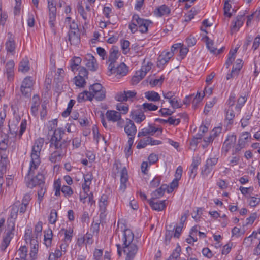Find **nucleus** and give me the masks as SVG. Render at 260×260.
Listing matches in <instances>:
<instances>
[{
  "label": "nucleus",
  "mask_w": 260,
  "mask_h": 260,
  "mask_svg": "<svg viewBox=\"0 0 260 260\" xmlns=\"http://www.w3.org/2000/svg\"><path fill=\"white\" fill-rule=\"evenodd\" d=\"M244 14L238 15L236 17V20L232 22V25L231 28L232 33L238 31L239 28L242 26L244 21Z\"/></svg>",
  "instance_id": "nucleus-18"
},
{
  "label": "nucleus",
  "mask_w": 260,
  "mask_h": 260,
  "mask_svg": "<svg viewBox=\"0 0 260 260\" xmlns=\"http://www.w3.org/2000/svg\"><path fill=\"white\" fill-rule=\"evenodd\" d=\"M57 213L56 210L52 209L51 210L50 215L49 217V222L51 224H55L57 221Z\"/></svg>",
  "instance_id": "nucleus-46"
},
{
  "label": "nucleus",
  "mask_w": 260,
  "mask_h": 260,
  "mask_svg": "<svg viewBox=\"0 0 260 260\" xmlns=\"http://www.w3.org/2000/svg\"><path fill=\"white\" fill-rule=\"evenodd\" d=\"M169 102L174 109L179 108L182 107V104L180 103L177 98L174 97Z\"/></svg>",
  "instance_id": "nucleus-53"
},
{
  "label": "nucleus",
  "mask_w": 260,
  "mask_h": 260,
  "mask_svg": "<svg viewBox=\"0 0 260 260\" xmlns=\"http://www.w3.org/2000/svg\"><path fill=\"white\" fill-rule=\"evenodd\" d=\"M218 161V158L216 157L210 158L206 160V165L207 166L211 167L213 169V167L214 166Z\"/></svg>",
  "instance_id": "nucleus-61"
},
{
  "label": "nucleus",
  "mask_w": 260,
  "mask_h": 260,
  "mask_svg": "<svg viewBox=\"0 0 260 260\" xmlns=\"http://www.w3.org/2000/svg\"><path fill=\"white\" fill-rule=\"evenodd\" d=\"M236 139V136L234 134L227 136L222 147L221 152L222 154L226 155L230 149L235 145Z\"/></svg>",
  "instance_id": "nucleus-8"
},
{
  "label": "nucleus",
  "mask_w": 260,
  "mask_h": 260,
  "mask_svg": "<svg viewBox=\"0 0 260 260\" xmlns=\"http://www.w3.org/2000/svg\"><path fill=\"white\" fill-rule=\"evenodd\" d=\"M212 170V168L206 165L204 167V169L202 170L201 174L204 177H206L211 173Z\"/></svg>",
  "instance_id": "nucleus-62"
},
{
  "label": "nucleus",
  "mask_w": 260,
  "mask_h": 260,
  "mask_svg": "<svg viewBox=\"0 0 260 260\" xmlns=\"http://www.w3.org/2000/svg\"><path fill=\"white\" fill-rule=\"evenodd\" d=\"M186 42L188 47H192L196 44L197 40L194 37L190 35L186 39Z\"/></svg>",
  "instance_id": "nucleus-64"
},
{
  "label": "nucleus",
  "mask_w": 260,
  "mask_h": 260,
  "mask_svg": "<svg viewBox=\"0 0 260 260\" xmlns=\"http://www.w3.org/2000/svg\"><path fill=\"white\" fill-rule=\"evenodd\" d=\"M170 13V9L166 5H162L157 8L156 15L159 17L169 14Z\"/></svg>",
  "instance_id": "nucleus-31"
},
{
  "label": "nucleus",
  "mask_w": 260,
  "mask_h": 260,
  "mask_svg": "<svg viewBox=\"0 0 260 260\" xmlns=\"http://www.w3.org/2000/svg\"><path fill=\"white\" fill-rule=\"evenodd\" d=\"M145 97L150 101H158L160 100L159 94L154 91H148L145 92Z\"/></svg>",
  "instance_id": "nucleus-29"
},
{
  "label": "nucleus",
  "mask_w": 260,
  "mask_h": 260,
  "mask_svg": "<svg viewBox=\"0 0 260 260\" xmlns=\"http://www.w3.org/2000/svg\"><path fill=\"white\" fill-rule=\"evenodd\" d=\"M78 76L87 78L88 71L84 67H81L79 68Z\"/></svg>",
  "instance_id": "nucleus-60"
},
{
  "label": "nucleus",
  "mask_w": 260,
  "mask_h": 260,
  "mask_svg": "<svg viewBox=\"0 0 260 260\" xmlns=\"http://www.w3.org/2000/svg\"><path fill=\"white\" fill-rule=\"evenodd\" d=\"M30 69L29 62L27 57H25L22 59L19 64L18 71L23 73H26Z\"/></svg>",
  "instance_id": "nucleus-21"
},
{
  "label": "nucleus",
  "mask_w": 260,
  "mask_h": 260,
  "mask_svg": "<svg viewBox=\"0 0 260 260\" xmlns=\"http://www.w3.org/2000/svg\"><path fill=\"white\" fill-rule=\"evenodd\" d=\"M85 59L87 61L86 66L91 71H95L98 68V64L94 57L91 54H87Z\"/></svg>",
  "instance_id": "nucleus-15"
},
{
  "label": "nucleus",
  "mask_w": 260,
  "mask_h": 260,
  "mask_svg": "<svg viewBox=\"0 0 260 260\" xmlns=\"http://www.w3.org/2000/svg\"><path fill=\"white\" fill-rule=\"evenodd\" d=\"M151 198L150 200H148L149 204L154 210L157 211H161L164 210L166 207V200L154 202Z\"/></svg>",
  "instance_id": "nucleus-13"
},
{
  "label": "nucleus",
  "mask_w": 260,
  "mask_h": 260,
  "mask_svg": "<svg viewBox=\"0 0 260 260\" xmlns=\"http://www.w3.org/2000/svg\"><path fill=\"white\" fill-rule=\"evenodd\" d=\"M102 90H105V88L100 83H95L90 86L89 90H90L92 93L100 91Z\"/></svg>",
  "instance_id": "nucleus-49"
},
{
  "label": "nucleus",
  "mask_w": 260,
  "mask_h": 260,
  "mask_svg": "<svg viewBox=\"0 0 260 260\" xmlns=\"http://www.w3.org/2000/svg\"><path fill=\"white\" fill-rule=\"evenodd\" d=\"M7 106L4 105L3 110L0 111V131H2L5 119L6 117V108Z\"/></svg>",
  "instance_id": "nucleus-41"
},
{
  "label": "nucleus",
  "mask_w": 260,
  "mask_h": 260,
  "mask_svg": "<svg viewBox=\"0 0 260 260\" xmlns=\"http://www.w3.org/2000/svg\"><path fill=\"white\" fill-rule=\"evenodd\" d=\"M161 128H156L151 124H149L148 126L143 128L141 131L139 132L138 137L146 136L147 135H154L156 132H159V134L162 133ZM158 135L159 134H157Z\"/></svg>",
  "instance_id": "nucleus-9"
},
{
  "label": "nucleus",
  "mask_w": 260,
  "mask_h": 260,
  "mask_svg": "<svg viewBox=\"0 0 260 260\" xmlns=\"http://www.w3.org/2000/svg\"><path fill=\"white\" fill-rule=\"evenodd\" d=\"M106 116L108 121L116 122L120 119L121 113L115 110H108L106 113Z\"/></svg>",
  "instance_id": "nucleus-17"
},
{
  "label": "nucleus",
  "mask_w": 260,
  "mask_h": 260,
  "mask_svg": "<svg viewBox=\"0 0 260 260\" xmlns=\"http://www.w3.org/2000/svg\"><path fill=\"white\" fill-rule=\"evenodd\" d=\"M245 147L246 146L245 145L238 142V143L236 145L235 148H234L232 151V155H239L241 150L245 148Z\"/></svg>",
  "instance_id": "nucleus-45"
},
{
  "label": "nucleus",
  "mask_w": 260,
  "mask_h": 260,
  "mask_svg": "<svg viewBox=\"0 0 260 260\" xmlns=\"http://www.w3.org/2000/svg\"><path fill=\"white\" fill-rule=\"evenodd\" d=\"M16 257L15 260H26L27 248L25 246H21L15 253Z\"/></svg>",
  "instance_id": "nucleus-20"
},
{
  "label": "nucleus",
  "mask_w": 260,
  "mask_h": 260,
  "mask_svg": "<svg viewBox=\"0 0 260 260\" xmlns=\"http://www.w3.org/2000/svg\"><path fill=\"white\" fill-rule=\"evenodd\" d=\"M247 100L245 96H240L238 99L237 104L235 107V109L238 112H240L242 107L244 105Z\"/></svg>",
  "instance_id": "nucleus-37"
},
{
  "label": "nucleus",
  "mask_w": 260,
  "mask_h": 260,
  "mask_svg": "<svg viewBox=\"0 0 260 260\" xmlns=\"http://www.w3.org/2000/svg\"><path fill=\"white\" fill-rule=\"evenodd\" d=\"M43 145V141L39 139L35 141L32 147L31 152V161L30 162L29 169L28 174L29 175L34 173V171L36 170L40 164V152Z\"/></svg>",
  "instance_id": "nucleus-3"
},
{
  "label": "nucleus",
  "mask_w": 260,
  "mask_h": 260,
  "mask_svg": "<svg viewBox=\"0 0 260 260\" xmlns=\"http://www.w3.org/2000/svg\"><path fill=\"white\" fill-rule=\"evenodd\" d=\"M33 84L34 82L32 77L30 76H27L23 80L21 86H24L25 88H29L32 89Z\"/></svg>",
  "instance_id": "nucleus-33"
},
{
  "label": "nucleus",
  "mask_w": 260,
  "mask_h": 260,
  "mask_svg": "<svg viewBox=\"0 0 260 260\" xmlns=\"http://www.w3.org/2000/svg\"><path fill=\"white\" fill-rule=\"evenodd\" d=\"M118 47L116 46H113L110 50L108 59L109 61L110 62V64H113V63L116 61L118 57Z\"/></svg>",
  "instance_id": "nucleus-26"
},
{
  "label": "nucleus",
  "mask_w": 260,
  "mask_h": 260,
  "mask_svg": "<svg viewBox=\"0 0 260 260\" xmlns=\"http://www.w3.org/2000/svg\"><path fill=\"white\" fill-rule=\"evenodd\" d=\"M8 35H10V36L9 37L8 40L6 42V49L7 52L13 54L15 50L16 45L13 39L11 37L12 34L8 33Z\"/></svg>",
  "instance_id": "nucleus-23"
},
{
  "label": "nucleus",
  "mask_w": 260,
  "mask_h": 260,
  "mask_svg": "<svg viewBox=\"0 0 260 260\" xmlns=\"http://www.w3.org/2000/svg\"><path fill=\"white\" fill-rule=\"evenodd\" d=\"M216 102V99L215 98H213L211 101L207 102L205 107L204 112L207 114V113L210 111V109L214 105Z\"/></svg>",
  "instance_id": "nucleus-52"
},
{
  "label": "nucleus",
  "mask_w": 260,
  "mask_h": 260,
  "mask_svg": "<svg viewBox=\"0 0 260 260\" xmlns=\"http://www.w3.org/2000/svg\"><path fill=\"white\" fill-rule=\"evenodd\" d=\"M71 61V63L70 66L71 70L72 71H74L76 68L80 64L81 59L79 57H74Z\"/></svg>",
  "instance_id": "nucleus-43"
},
{
  "label": "nucleus",
  "mask_w": 260,
  "mask_h": 260,
  "mask_svg": "<svg viewBox=\"0 0 260 260\" xmlns=\"http://www.w3.org/2000/svg\"><path fill=\"white\" fill-rule=\"evenodd\" d=\"M61 190L66 196L67 195L70 196L73 193L72 188L69 186L63 185L62 187Z\"/></svg>",
  "instance_id": "nucleus-57"
},
{
  "label": "nucleus",
  "mask_w": 260,
  "mask_h": 260,
  "mask_svg": "<svg viewBox=\"0 0 260 260\" xmlns=\"http://www.w3.org/2000/svg\"><path fill=\"white\" fill-rule=\"evenodd\" d=\"M132 21L137 23L139 31L142 33L147 32L148 26L152 23L150 20L141 18L138 14H134L133 16Z\"/></svg>",
  "instance_id": "nucleus-6"
},
{
  "label": "nucleus",
  "mask_w": 260,
  "mask_h": 260,
  "mask_svg": "<svg viewBox=\"0 0 260 260\" xmlns=\"http://www.w3.org/2000/svg\"><path fill=\"white\" fill-rule=\"evenodd\" d=\"M74 27H70V30L68 32V40L71 45H77L80 42L79 30L77 24L73 23Z\"/></svg>",
  "instance_id": "nucleus-5"
},
{
  "label": "nucleus",
  "mask_w": 260,
  "mask_h": 260,
  "mask_svg": "<svg viewBox=\"0 0 260 260\" xmlns=\"http://www.w3.org/2000/svg\"><path fill=\"white\" fill-rule=\"evenodd\" d=\"M116 109L120 112V113L125 114L128 111V107L126 104L118 103L116 105Z\"/></svg>",
  "instance_id": "nucleus-44"
},
{
  "label": "nucleus",
  "mask_w": 260,
  "mask_h": 260,
  "mask_svg": "<svg viewBox=\"0 0 260 260\" xmlns=\"http://www.w3.org/2000/svg\"><path fill=\"white\" fill-rule=\"evenodd\" d=\"M73 229H69V230H65L64 232V240L66 241H71L73 237Z\"/></svg>",
  "instance_id": "nucleus-59"
},
{
  "label": "nucleus",
  "mask_w": 260,
  "mask_h": 260,
  "mask_svg": "<svg viewBox=\"0 0 260 260\" xmlns=\"http://www.w3.org/2000/svg\"><path fill=\"white\" fill-rule=\"evenodd\" d=\"M205 39L207 47L211 53L219 54L222 52L223 48L217 50L216 48L213 46L214 44L213 40H211L208 36H206Z\"/></svg>",
  "instance_id": "nucleus-19"
},
{
  "label": "nucleus",
  "mask_w": 260,
  "mask_h": 260,
  "mask_svg": "<svg viewBox=\"0 0 260 260\" xmlns=\"http://www.w3.org/2000/svg\"><path fill=\"white\" fill-rule=\"evenodd\" d=\"M39 188H40L38 191V200L39 203L40 204L41 203V202L42 201L43 196L45 193L46 189L44 187V185L39 186Z\"/></svg>",
  "instance_id": "nucleus-54"
},
{
  "label": "nucleus",
  "mask_w": 260,
  "mask_h": 260,
  "mask_svg": "<svg viewBox=\"0 0 260 260\" xmlns=\"http://www.w3.org/2000/svg\"><path fill=\"white\" fill-rule=\"evenodd\" d=\"M20 90L23 95L28 98L30 97L32 89L21 86Z\"/></svg>",
  "instance_id": "nucleus-55"
},
{
  "label": "nucleus",
  "mask_w": 260,
  "mask_h": 260,
  "mask_svg": "<svg viewBox=\"0 0 260 260\" xmlns=\"http://www.w3.org/2000/svg\"><path fill=\"white\" fill-rule=\"evenodd\" d=\"M169 60L167 56L166 55L165 51H163L158 58V66L159 64L164 65L168 63Z\"/></svg>",
  "instance_id": "nucleus-48"
},
{
  "label": "nucleus",
  "mask_w": 260,
  "mask_h": 260,
  "mask_svg": "<svg viewBox=\"0 0 260 260\" xmlns=\"http://www.w3.org/2000/svg\"><path fill=\"white\" fill-rule=\"evenodd\" d=\"M260 203V198L254 197L250 198L249 201V205L251 207H255Z\"/></svg>",
  "instance_id": "nucleus-63"
},
{
  "label": "nucleus",
  "mask_w": 260,
  "mask_h": 260,
  "mask_svg": "<svg viewBox=\"0 0 260 260\" xmlns=\"http://www.w3.org/2000/svg\"><path fill=\"white\" fill-rule=\"evenodd\" d=\"M19 211V201L16 202L11 207L10 217L7 220V227L15 229V222Z\"/></svg>",
  "instance_id": "nucleus-7"
},
{
  "label": "nucleus",
  "mask_w": 260,
  "mask_h": 260,
  "mask_svg": "<svg viewBox=\"0 0 260 260\" xmlns=\"http://www.w3.org/2000/svg\"><path fill=\"white\" fill-rule=\"evenodd\" d=\"M180 252L181 247L179 245H178L168 258L170 260H177V258L180 256Z\"/></svg>",
  "instance_id": "nucleus-38"
},
{
  "label": "nucleus",
  "mask_w": 260,
  "mask_h": 260,
  "mask_svg": "<svg viewBox=\"0 0 260 260\" xmlns=\"http://www.w3.org/2000/svg\"><path fill=\"white\" fill-rule=\"evenodd\" d=\"M7 158H4L3 159L1 160L0 162V165L2 164L0 167V192L2 191V186L4 182L3 175L6 170V165L5 163L7 162Z\"/></svg>",
  "instance_id": "nucleus-27"
},
{
  "label": "nucleus",
  "mask_w": 260,
  "mask_h": 260,
  "mask_svg": "<svg viewBox=\"0 0 260 260\" xmlns=\"http://www.w3.org/2000/svg\"><path fill=\"white\" fill-rule=\"evenodd\" d=\"M168 186L166 184H162L157 189L154 191L151 195L152 199H158L161 197L165 193V191L167 190Z\"/></svg>",
  "instance_id": "nucleus-22"
},
{
  "label": "nucleus",
  "mask_w": 260,
  "mask_h": 260,
  "mask_svg": "<svg viewBox=\"0 0 260 260\" xmlns=\"http://www.w3.org/2000/svg\"><path fill=\"white\" fill-rule=\"evenodd\" d=\"M108 69L109 75L114 74L118 78L125 76L128 71V67L124 63H121L116 68L113 64H109Z\"/></svg>",
  "instance_id": "nucleus-4"
},
{
  "label": "nucleus",
  "mask_w": 260,
  "mask_h": 260,
  "mask_svg": "<svg viewBox=\"0 0 260 260\" xmlns=\"http://www.w3.org/2000/svg\"><path fill=\"white\" fill-rule=\"evenodd\" d=\"M44 177L43 174L38 173L35 177L32 178L27 183V186L29 188L44 185Z\"/></svg>",
  "instance_id": "nucleus-11"
},
{
  "label": "nucleus",
  "mask_w": 260,
  "mask_h": 260,
  "mask_svg": "<svg viewBox=\"0 0 260 260\" xmlns=\"http://www.w3.org/2000/svg\"><path fill=\"white\" fill-rule=\"evenodd\" d=\"M56 11L49 12V23L51 28L54 27V22L56 20Z\"/></svg>",
  "instance_id": "nucleus-50"
},
{
  "label": "nucleus",
  "mask_w": 260,
  "mask_h": 260,
  "mask_svg": "<svg viewBox=\"0 0 260 260\" xmlns=\"http://www.w3.org/2000/svg\"><path fill=\"white\" fill-rule=\"evenodd\" d=\"M93 98H95L97 101H101L105 99L106 97V90H102L100 91L92 93Z\"/></svg>",
  "instance_id": "nucleus-39"
},
{
  "label": "nucleus",
  "mask_w": 260,
  "mask_h": 260,
  "mask_svg": "<svg viewBox=\"0 0 260 260\" xmlns=\"http://www.w3.org/2000/svg\"><path fill=\"white\" fill-rule=\"evenodd\" d=\"M130 42L128 40H121V47L124 54H127L130 50L129 48Z\"/></svg>",
  "instance_id": "nucleus-34"
},
{
  "label": "nucleus",
  "mask_w": 260,
  "mask_h": 260,
  "mask_svg": "<svg viewBox=\"0 0 260 260\" xmlns=\"http://www.w3.org/2000/svg\"><path fill=\"white\" fill-rule=\"evenodd\" d=\"M128 181V174L126 169L124 167L120 172V185L119 189L123 192L127 187L126 183Z\"/></svg>",
  "instance_id": "nucleus-16"
},
{
  "label": "nucleus",
  "mask_w": 260,
  "mask_h": 260,
  "mask_svg": "<svg viewBox=\"0 0 260 260\" xmlns=\"http://www.w3.org/2000/svg\"><path fill=\"white\" fill-rule=\"evenodd\" d=\"M144 77L138 71H137L135 75L132 77L131 82L133 85L137 84Z\"/></svg>",
  "instance_id": "nucleus-36"
},
{
  "label": "nucleus",
  "mask_w": 260,
  "mask_h": 260,
  "mask_svg": "<svg viewBox=\"0 0 260 260\" xmlns=\"http://www.w3.org/2000/svg\"><path fill=\"white\" fill-rule=\"evenodd\" d=\"M235 117V113L232 108L229 107L226 111V119L229 120V123L231 124L233 123V120Z\"/></svg>",
  "instance_id": "nucleus-51"
},
{
  "label": "nucleus",
  "mask_w": 260,
  "mask_h": 260,
  "mask_svg": "<svg viewBox=\"0 0 260 260\" xmlns=\"http://www.w3.org/2000/svg\"><path fill=\"white\" fill-rule=\"evenodd\" d=\"M251 139L250 133L247 132H243L240 136L238 142L242 143L246 146V144Z\"/></svg>",
  "instance_id": "nucleus-28"
},
{
  "label": "nucleus",
  "mask_w": 260,
  "mask_h": 260,
  "mask_svg": "<svg viewBox=\"0 0 260 260\" xmlns=\"http://www.w3.org/2000/svg\"><path fill=\"white\" fill-rule=\"evenodd\" d=\"M122 241V246L119 244H116L118 254L119 256L121 255L122 249L126 255L125 260H133L138 250L137 238H134L132 231L127 229L123 232Z\"/></svg>",
  "instance_id": "nucleus-2"
},
{
  "label": "nucleus",
  "mask_w": 260,
  "mask_h": 260,
  "mask_svg": "<svg viewBox=\"0 0 260 260\" xmlns=\"http://www.w3.org/2000/svg\"><path fill=\"white\" fill-rule=\"evenodd\" d=\"M31 244L34 245L31 247L29 255L32 258V260H35L36 258V255L38 252V245L37 244V241L35 239H31Z\"/></svg>",
  "instance_id": "nucleus-32"
},
{
  "label": "nucleus",
  "mask_w": 260,
  "mask_h": 260,
  "mask_svg": "<svg viewBox=\"0 0 260 260\" xmlns=\"http://www.w3.org/2000/svg\"><path fill=\"white\" fill-rule=\"evenodd\" d=\"M92 99L93 95L90 90L89 91H84L78 95V101L79 103H81L87 100L91 101Z\"/></svg>",
  "instance_id": "nucleus-25"
},
{
  "label": "nucleus",
  "mask_w": 260,
  "mask_h": 260,
  "mask_svg": "<svg viewBox=\"0 0 260 260\" xmlns=\"http://www.w3.org/2000/svg\"><path fill=\"white\" fill-rule=\"evenodd\" d=\"M75 83L77 86L84 87L86 84L85 78L77 76L75 77Z\"/></svg>",
  "instance_id": "nucleus-47"
},
{
  "label": "nucleus",
  "mask_w": 260,
  "mask_h": 260,
  "mask_svg": "<svg viewBox=\"0 0 260 260\" xmlns=\"http://www.w3.org/2000/svg\"><path fill=\"white\" fill-rule=\"evenodd\" d=\"M14 230V229H11L7 227L6 236L4 237L1 245V249L2 250L4 251L8 246L14 235L13 233V231Z\"/></svg>",
  "instance_id": "nucleus-12"
},
{
  "label": "nucleus",
  "mask_w": 260,
  "mask_h": 260,
  "mask_svg": "<svg viewBox=\"0 0 260 260\" xmlns=\"http://www.w3.org/2000/svg\"><path fill=\"white\" fill-rule=\"evenodd\" d=\"M27 125V121L26 119H23L21 121L20 124V129L19 133V138H21V136L23 135L25 131L26 130Z\"/></svg>",
  "instance_id": "nucleus-56"
},
{
  "label": "nucleus",
  "mask_w": 260,
  "mask_h": 260,
  "mask_svg": "<svg viewBox=\"0 0 260 260\" xmlns=\"http://www.w3.org/2000/svg\"><path fill=\"white\" fill-rule=\"evenodd\" d=\"M64 134V130L56 128L50 140V148L54 149L49 157V160L52 162L60 161L67 153V148L70 144V140L68 138L63 139Z\"/></svg>",
  "instance_id": "nucleus-1"
},
{
  "label": "nucleus",
  "mask_w": 260,
  "mask_h": 260,
  "mask_svg": "<svg viewBox=\"0 0 260 260\" xmlns=\"http://www.w3.org/2000/svg\"><path fill=\"white\" fill-rule=\"evenodd\" d=\"M88 198V202L89 204L92 205L93 203H95V201L93 200V195L92 193H90L89 194H85L83 197H82L81 195L80 196V200L83 203H85V200Z\"/></svg>",
  "instance_id": "nucleus-42"
},
{
  "label": "nucleus",
  "mask_w": 260,
  "mask_h": 260,
  "mask_svg": "<svg viewBox=\"0 0 260 260\" xmlns=\"http://www.w3.org/2000/svg\"><path fill=\"white\" fill-rule=\"evenodd\" d=\"M230 0H225L224 5V14L228 17H231L232 15L230 11L232 8L231 5L229 3Z\"/></svg>",
  "instance_id": "nucleus-40"
},
{
  "label": "nucleus",
  "mask_w": 260,
  "mask_h": 260,
  "mask_svg": "<svg viewBox=\"0 0 260 260\" xmlns=\"http://www.w3.org/2000/svg\"><path fill=\"white\" fill-rule=\"evenodd\" d=\"M142 107L144 110V112L148 111H155L158 109V106L152 103H144Z\"/></svg>",
  "instance_id": "nucleus-35"
},
{
  "label": "nucleus",
  "mask_w": 260,
  "mask_h": 260,
  "mask_svg": "<svg viewBox=\"0 0 260 260\" xmlns=\"http://www.w3.org/2000/svg\"><path fill=\"white\" fill-rule=\"evenodd\" d=\"M115 99L119 102L126 101V96L125 95V91L117 93L115 95Z\"/></svg>",
  "instance_id": "nucleus-58"
},
{
  "label": "nucleus",
  "mask_w": 260,
  "mask_h": 260,
  "mask_svg": "<svg viewBox=\"0 0 260 260\" xmlns=\"http://www.w3.org/2000/svg\"><path fill=\"white\" fill-rule=\"evenodd\" d=\"M124 132L129 138L134 140L137 133V128L134 123L130 119H127L126 124L124 126Z\"/></svg>",
  "instance_id": "nucleus-10"
},
{
  "label": "nucleus",
  "mask_w": 260,
  "mask_h": 260,
  "mask_svg": "<svg viewBox=\"0 0 260 260\" xmlns=\"http://www.w3.org/2000/svg\"><path fill=\"white\" fill-rule=\"evenodd\" d=\"M131 116L132 119L137 123H140L146 118L144 111L139 109L132 110L131 112Z\"/></svg>",
  "instance_id": "nucleus-14"
},
{
  "label": "nucleus",
  "mask_w": 260,
  "mask_h": 260,
  "mask_svg": "<svg viewBox=\"0 0 260 260\" xmlns=\"http://www.w3.org/2000/svg\"><path fill=\"white\" fill-rule=\"evenodd\" d=\"M108 197L106 194H103L100 198L99 202L100 210L102 213H104L106 210L108 204Z\"/></svg>",
  "instance_id": "nucleus-30"
},
{
  "label": "nucleus",
  "mask_w": 260,
  "mask_h": 260,
  "mask_svg": "<svg viewBox=\"0 0 260 260\" xmlns=\"http://www.w3.org/2000/svg\"><path fill=\"white\" fill-rule=\"evenodd\" d=\"M201 159L199 156L193 157L192 164L190 167V176L193 174V177L196 176L198 166L201 164Z\"/></svg>",
  "instance_id": "nucleus-24"
}]
</instances>
